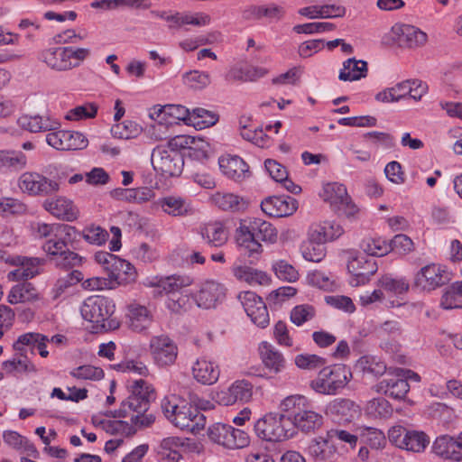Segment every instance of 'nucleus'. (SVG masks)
Wrapping results in <instances>:
<instances>
[{
	"label": "nucleus",
	"instance_id": "f257e3e1",
	"mask_svg": "<svg viewBox=\"0 0 462 462\" xmlns=\"http://www.w3.org/2000/svg\"><path fill=\"white\" fill-rule=\"evenodd\" d=\"M154 399V389L143 379L134 381L131 394L122 402L118 410L110 411L107 416L114 418H130L135 425L149 426L155 418L147 413L151 400Z\"/></svg>",
	"mask_w": 462,
	"mask_h": 462
},
{
	"label": "nucleus",
	"instance_id": "f03ea898",
	"mask_svg": "<svg viewBox=\"0 0 462 462\" xmlns=\"http://www.w3.org/2000/svg\"><path fill=\"white\" fill-rule=\"evenodd\" d=\"M277 236V229L271 223L257 217L243 220L236 230L237 245L254 259L263 253L259 240L273 244Z\"/></svg>",
	"mask_w": 462,
	"mask_h": 462
},
{
	"label": "nucleus",
	"instance_id": "7ed1b4c3",
	"mask_svg": "<svg viewBox=\"0 0 462 462\" xmlns=\"http://www.w3.org/2000/svg\"><path fill=\"white\" fill-rule=\"evenodd\" d=\"M77 234L78 230L71 226V231H61L59 236L46 240L42 245V250L57 268L69 270L82 264L84 258L69 248V245L73 242Z\"/></svg>",
	"mask_w": 462,
	"mask_h": 462
},
{
	"label": "nucleus",
	"instance_id": "20e7f679",
	"mask_svg": "<svg viewBox=\"0 0 462 462\" xmlns=\"http://www.w3.org/2000/svg\"><path fill=\"white\" fill-rule=\"evenodd\" d=\"M116 305L113 300L101 296L94 295L87 298L81 307L80 313L82 318L93 323V328L104 331L115 330L119 328V321L113 318Z\"/></svg>",
	"mask_w": 462,
	"mask_h": 462
},
{
	"label": "nucleus",
	"instance_id": "39448f33",
	"mask_svg": "<svg viewBox=\"0 0 462 462\" xmlns=\"http://www.w3.org/2000/svg\"><path fill=\"white\" fill-rule=\"evenodd\" d=\"M68 175L64 171H57L51 177L37 171H25L18 180V186L30 196L49 197L58 193Z\"/></svg>",
	"mask_w": 462,
	"mask_h": 462
},
{
	"label": "nucleus",
	"instance_id": "423d86ee",
	"mask_svg": "<svg viewBox=\"0 0 462 462\" xmlns=\"http://www.w3.org/2000/svg\"><path fill=\"white\" fill-rule=\"evenodd\" d=\"M90 54L88 48L59 46L43 50L40 59L51 69L61 72L79 67Z\"/></svg>",
	"mask_w": 462,
	"mask_h": 462
},
{
	"label": "nucleus",
	"instance_id": "0eeeda50",
	"mask_svg": "<svg viewBox=\"0 0 462 462\" xmlns=\"http://www.w3.org/2000/svg\"><path fill=\"white\" fill-rule=\"evenodd\" d=\"M254 431L266 441H282L293 436L291 419L284 414L269 413L254 424Z\"/></svg>",
	"mask_w": 462,
	"mask_h": 462
},
{
	"label": "nucleus",
	"instance_id": "6e6552de",
	"mask_svg": "<svg viewBox=\"0 0 462 462\" xmlns=\"http://www.w3.org/2000/svg\"><path fill=\"white\" fill-rule=\"evenodd\" d=\"M352 378V373L344 365H335L320 370L319 376L311 381L310 387L321 394H336Z\"/></svg>",
	"mask_w": 462,
	"mask_h": 462
},
{
	"label": "nucleus",
	"instance_id": "1a4fd4ad",
	"mask_svg": "<svg viewBox=\"0 0 462 462\" xmlns=\"http://www.w3.org/2000/svg\"><path fill=\"white\" fill-rule=\"evenodd\" d=\"M170 141L165 145H158L152 152V164L154 170L164 176L173 177L181 173L184 160L182 154Z\"/></svg>",
	"mask_w": 462,
	"mask_h": 462
},
{
	"label": "nucleus",
	"instance_id": "9d476101",
	"mask_svg": "<svg viewBox=\"0 0 462 462\" xmlns=\"http://www.w3.org/2000/svg\"><path fill=\"white\" fill-rule=\"evenodd\" d=\"M208 436L214 443L230 449L243 448L249 443V437L245 431L220 422L208 427Z\"/></svg>",
	"mask_w": 462,
	"mask_h": 462
},
{
	"label": "nucleus",
	"instance_id": "9b49d317",
	"mask_svg": "<svg viewBox=\"0 0 462 462\" xmlns=\"http://www.w3.org/2000/svg\"><path fill=\"white\" fill-rule=\"evenodd\" d=\"M389 440L399 448L422 452L430 444V438L423 431L409 430L397 425L389 430Z\"/></svg>",
	"mask_w": 462,
	"mask_h": 462
},
{
	"label": "nucleus",
	"instance_id": "f8f14e48",
	"mask_svg": "<svg viewBox=\"0 0 462 462\" xmlns=\"http://www.w3.org/2000/svg\"><path fill=\"white\" fill-rule=\"evenodd\" d=\"M324 201L328 202L334 210L347 217H355L357 207L352 202L345 185L337 182L328 183L323 187L321 194Z\"/></svg>",
	"mask_w": 462,
	"mask_h": 462
},
{
	"label": "nucleus",
	"instance_id": "ddd939ff",
	"mask_svg": "<svg viewBox=\"0 0 462 462\" xmlns=\"http://www.w3.org/2000/svg\"><path fill=\"white\" fill-rule=\"evenodd\" d=\"M47 143L59 151L82 150L88 146L86 136L76 131L61 130L60 127L49 131L46 135Z\"/></svg>",
	"mask_w": 462,
	"mask_h": 462
},
{
	"label": "nucleus",
	"instance_id": "4468645a",
	"mask_svg": "<svg viewBox=\"0 0 462 462\" xmlns=\"http://www.w3.org/2000/svg\"><path fill=\"white\" fill-rule=\"evenodd\" d=\"M150 351L154 363L161 367L172 365L178 356L177 345L164 335L152 337Z\"/></svg>",
	"mask_w": 462,
	"mask_h": 462
},
{
	"label": "nucleus",
	"instance_id": "2eb2a0df",
	"mask_svg": "<svg viewBox=\"0 0 462 462\" xmlns=\"http://www.w3.org/2000/svg\"><path fill=\"white\" fill-rule=\"evenodd\" d=\"M447 269L439 264H429L417 273L414 286L423 291H433L449 281Z\"/></svg>",
	"mask_w": 462,
	"mask_h": 462
},
{
	"label": "nucleus",
	"instance_id": "dca6fc26",
	"mask_svg": "<svg viewBox=\"0 0 462 462\" xmlns=\"http://www.w3.org/2000/svg\"><path fill=\"white\" fill-rule=\"evenodd\" d=\"M392 40L402 48L415 49L423 46L427 34L419 28L409 24H394L390 32Z\"/></svg>",
	"mask_w": 462,
	"mask_h": 462
},
{
	"label": "nucleus",
	"instance_id": "f3484780",
	"mask_svg": "<svg viewBox=\"0 0 462 462\" xmlns=\"http://www.w3.org/2000/svg\"><path fill=\"white\" fill-rule=\"evenodd\" d=\"M238 299L255 325L265 328L269 324V313L262 298L253 291H244L238 295Z\"/></svg>",
	"mask_w": 462,
	"mask_h": 462
},
{
	"label": "nucleus",
	"instance_id": "a211bd4d",
	"mask_svg": "<svg viewBox=\"0 0 462 462\" xmlns=\"http://www.w3.org/2000/svg\"><path fill=\"white\" fill-rule=\"evenodd\" d=\"M171 421L180 430L192 433H198L206 425L204 414L189 404L181 405Z\"/></svg>",
	"mask_w": 462,
	"mask_h": 462
},
{
	"label": "nucleus",
	"instance_id": "6ab92c4d",
	"mask_svg": "<svg viewBox=\"0 0 462 462\" xmlns=\"http://www.w3.org/2000/svg\"><path fill=\"white\" fill-rule=\"evenodd\" d=\"M42 207L51 216L62 221L73 222L79 217L78 207L71 199L63 196L45 199Z\"/></svg>",
	"mask_w": 462,
	"mask_h": 462
},
{
	"label": "nucleus",
	"instance_id": "aec40b11",
	"mask_svg": "<svg viewBox=\"0 0 462 462\" xmlns=\"http://www.w3.org/2000/svg\"><path fill=\"white\" fill-rule=\"evenodd\" d=\"M347 269L352 274L350 284L360 286L366 284L377 272V264L374 259L359 255L348 262Z\"/></svg>",
	"mask_w": 462,
	"mask_h": 462
},
{
	"label": "nucleus",
	"instance_id": "412c9836",
	"mask_svg": "<svg viewBox=\"0 0 462 462\" xmlns=\"http://www.w3.org/2000/svg\"><path fill=\"white\" fill-rule=\"evenodd\" d=\"M297 200L290 196H273L261 203L262 210L272 217H285L297 209Z\"/></svg>",
	"mask_w": 462,
	"mask_h": 462
},
{
	"label": "nucleus",
	"instance_id": "4be33fe9",
	"mask_svg": "<svg viewBox=\"0 0 462 462\" xmlns=\"http://www.w3.org/2000/svg\"><path fill=\"white\" fill-rule=\"evenodd\" d=\"M193 447V450L199 452L197 443L191 442L189 439H183L179 437H168L162 440L159 448V455L164 462H179L181 458V449Z\"/></svg>",
	"mask_w": 462,
	"mask_h": 462
},
{
	"label": "nucleus",
	"instance_id": "5701e85b",
	"mask_svg": "<svg viewBox=\"0 0 462 462\" xmlns=\"http://www.w3.org/2000/svg\"><path fill=\"white\" fill-rule=\"evenodd\" d=\"M226 296L224 286L217 282L208 281L202 284L199 291L194 295L198 307L203 309L215 308Z\"/></svg>",
	"mask_w": 462,
	"mask_h": 462
},
{
	"label": "nucleus",
	"instance_id": "b1692460",
	"mask_svg": "<svg viewBox=\"0 0 462 462\" xmlns=\"http://www.w3.org/2000/svg\"><path fill=\"white\" fill-rule=\"evenodd\" d=\"M374 390L393 399H403L410 390V385L402 374H388L387 376L374 385Z\"/></svg>",
	"mask_w": 462,
	"mask_h": 462
},
{
	"label": "nucleus",
	"instance_id": "393cba45",
	"mask_svg": "<svg viewBox=\"0 0 462 462\" xmlns=\"http://www.w3.org/2000/svg\"><path fill=\"white\" fill-rule=\"evenodd\" d=\"M218 164L222 173L233 180L241 181L250 175L249 166L237 155H222Z\"/></svg>",
	"mask_w": 462,
	"mask_h": 462
},
{
	"label": "nucleus",
	"instance_id": "a878e982",
	"mask_svg": "<svg viewBox=\"0 0 462 462\" xmlns=\"http://www.w3.org/2000/svg\"><path fill=\"white\" fill-rule=\"evenodd\" d=\"M253 394V385L245 380L236 381L226 390L217 393V401L220 404L228 406L236 402H248Z\"/></svg>",
	"mask_w": 462,
	"mask_h": 462
},
{
	"label": "nucleus",
	"instance_id": "bb28decb",
	"mask_svg": "<svg viewBox=\"0 0 462 462\" xmlns=\"http://www.w3.org/2000/svg\"><path fill=\"white\" fill-rule=\"evenodd\" d=\"M0 260L13 266L21 267L25 277L32 279L40 273V267L44 264L45 260L39 257H27L22 255L11 256L0 250Z\"/></svg>",
	"mask_w": 462,
	"mask_h": 462
},
{
	"label": "nucleus",
	"instance_id": "cd10ccee",
	"mask_svg": "<svg viewBox=\"0 0 462 462\" xmlns=\"http://www.w3.org/2000/svg\"><path fill=\"white\" fill-rule=\"evenodd\" d=\"M291 419V428H297L303 432H313L323 424V416L311 408L303 409L294 414Z\"/></svg>",
	"mask_w": 462,
	"mask_h": 462
},
{
	"label": "nucleus",
	"instance_id": "c85d7f7f",
	"mask_svg": "<svg viewBox=\"0 0 462 462\" xmlns=\"http://www.w3.org/2000/svg\"><path fill=\"white\" fill-rule=\"evenodd\" d=\"M192 374L199 383L211 385L218 380L220 370L217 364L201 357L194 363Z\"/></svg>",
	"mask_w": 462,
	"mask_h": 462
},
{
	"label": "nucleus",
	"instance_id": "c756f323",
	"mask_svg": "<svg viewBox=\"0 0 462 462\" xmlns=\"http://www.w3.org/2000/svg\"><path fill=\"white\" fill-rule=\"evenodd\" d=\"M211 18L205 13L176 12L166 17L170 29H180L184 25L205 26L209 24Z\"/></svg>",
	"mask_w": 462,
	"mask_h": 462
},
{
	"label": "nucleus",
	"instance_id": "7c9ffc66",
	"mask_svg": "<svg viewBox=\"0 0 462 462\" xmlns=\"http://www.w3.org/2000/svg\"><path fill=\"white\" fill-rule=\"evenodd\" d=\"M212 203L219 209L230 212H240L246 209L248 201L235 193L217 192L210 198Z\"/></svg>",
	"mask_w": 462,
	"mask_h": 462
},
{
	"label": "nucleus",
	"instance_id": "2f4dec72",
	"mask_svg": "<svg viewBox=\"0 0 462 462\" xmlns=\"http://www.w3.org/2000/svg\"><path fill=\"white\" fill-rule=\"evenodd\" d=\"M19 125L32 133L49 132L58 129L60 124L50 116H23L18 119Z\"/></svg>",
	"mask_w": 462,
	"mask_h": 462
},
{
	"label": "nucleus",
	"instance_id": "473e14b6",
	"mask_svg": "<svg viewBox=\"0 0 462 462\" xmlns=\"http://www.w3.org/2000/svg\"><path fill=\"white\" fill-rule=\"evenodd\" d=\"M323 241L318 240L308 230L307 238L302 241L300 246L302 257L309 262L319 263L326 256V247Z\"/></svg>",
	"mask_w": 462,
	"mask_h": 462
},
{
	"label": "nucleus",
	"instance_id": "72a5a7b5",
	"mask_svg": "<svg viewBox=\"0 0 462 462\" xmlns=\"http://www.w3.org/2000/svg\"><path fill=\"white\" fill-rule=\"evenodd\" d=\"M313 236L318 240L323 241L325 244L340 237L344 234L343 227L335 221H323L312 224L309 229Z\"/></svg>",
	"mask_w": 462,
	"mask_h": 462
},
{
	"label": "nucleus",
	"instance_id": "f704fd0d",
	"mask_svg": "<svg viewBox=\"0 0 462 462\" xmlns=\"http://www.w3.org/2000/svg\"><path fill=\"white\" fill-rule=\"evenodd\" d=\"M368 71L367 62L355 58L347 59L343 62L338 79L341 81H355L365 78Z\"/></svg>",
	"mask_w": 462,
	"mask_h": 462
},
{
	"label": "nucleus",
	"instance_id": "c9c22d12",
	"mask_svg": "<svg viewBox=\"0 0 462 462\" xmlns=\"http://www.w3.org/2000/svg\"><path fill=\"white\" fill-rule=\"evenodd\" d=\"M39 299L36 287L28 282H20L13 286L7 296L10 304H18L35 301Z\"/></svg>",
	"mask_w": 462,
	"mask_h": 462
},
{
	"label": "nucleus",
	"instance_id": "e433bc0d",
	"mask_svg": "<svg viewBox=\"0 0 462 462\" xmlns=\"http://www.w3.org/2000/svg\"><path fill=\"white\" fill-rule=\"evenodd\" d=\"M259 352L264 365L274 373H280L285 367L286 362L282 354L270 343L262 342Z\"/></svg>",
	"mask_w": 462,
	"mask_h": 462
},
{
	"label": "nucleus",
	"instance_id": "4c0bfd02",
	"mask_svg": "<svg viewBox=\"0 0 462 462\" xmlns=\"http://www.w3.org/2000/svg\"><path fill=\"white\" fill-rule=\"evenodd\" d=\"M232 273L237 280L250 285H266L271 281L264 272L245 265L233 266Z\"/></svg>",
	"mask_w": 462,
	"mask_h": 462
},
{
	"label": "nucleus",
	"instance_id": "58836bf2",
	"mask_svg": "<svg viewBox=\"0 0 462 462\" xmlns=\"http://www.w3.org/2000/svg\"><path fill=\"white\" fill-rule=\"evenodd\" d=\"M200 234L204 240L212 246H222L228 239V231L221 222H211L201 227Z\"/></svg>",
	"mask_w": 462,
	"mask_h": 462
},
{
	"label": "nucleus",
	"instance_id": "ea45409f",
	"mask_svg": "<svg viewBox=\"0 0 462 462\" xmlns=\"http://www.w3.org/2000/svg\"><path fill=\"white\" fill-rule=\"evenodd\" d=\"M112 196L121 201L141 204L149 201L153 197V191L147 188L138 189H116Z\"/></svg>",
	"mask_w": 462,
	"mask_h": 462
},
{
	"label": "nucleus",
	"instance_id": "a19ab883",
	"mask_svg": "<svg viewBox=\"0 0 462 462\" xmlns=\"http://www.w3.org/2000/svg\"><path fill=\"white\" fill-rule=\"evenodd\" d=\"M118 262L113 265L108 277L113 282V286L128 283L135 279L134 267L127 261L118 257Z\"/></svg>",
	"mask_w": 462,
	"mask_h": 462
},
{
	"label": "nucleus",
	"instance_id": "79ce46f5",
	"mask_svg": "<svg viewBox=\"0 0 462 462\" xmlns=\"http://www.w3.org/2000/svg\"><path fill=\"white\" fill-rule=\"evenodd\" d=\"M457 444L456 439L448 436H441L436 439L433 443V452L445 459L459 461L461 454L457 450Z\"/></svg>",
	"mask_w": 462,
	"mask_h": 462
},
{
	"label": "nucleus",
	"instance_id": "37998d69",
	"mask_svg": "<svg viewBox=\"0 0 462 462\" xmlns=\"http://www.w3.org/2000/svg\"><path fill=\"white\" fill-rule=\"evenodd\" d=\"M309 452L316 459L325 461L335 456L336 448L327 434L326 437L319 436L312 439L309 446Z\"/></svg>",
	"mask_w": 462,
	"mask_h": 462
},
{
	"label": "nucleus",
	"instance_id": "c03bdc74",
	"mask_svg": "<svg viewBox=\"0 0 462 462\" xmlns=\"http://www.w3.org/2000/svg\"><path fill=\"white\" fill-rule=\"evenodd\" d=\"M129 327L132 330L142 332L152 323L151 312L146 307L141 305H131L128 312Z\"/></svg>",
	"mask_w": 462,
	"mask_h": 462
},
{
	"label": "nucleus",
	"instance_id": "a18cd8bd",
	"mask_svg": "<svg viewBox=\"0 0 462 462\" xmlns=\"http://www.w3.org/2000/svg\"><path fill=\"white\" fill-rule=\"evenodd\" d=\"M170 144L175 147L188 148L199 152L201 156H207L209 150V143L200 136L179 135L170 140Z\"/></svg>",
	"mask_w": 462,
	"mask_h": 462
},
{
	"label": "nucleus",
	"instance_id": "49530a36",
	"mask_svg": "<svg viewBox=\"0 0 462 462\" xmlns=\"http://www.w3.org/2000/svg\"><path fill=\"white\" fill-rule=\"evenodd\" d=\"M158 204L165 213L173 217L186 216L191 211L190 205L180 197H165Z\"/></svg>",
	"mask_w": 462,
	"mask_h": 462
},
{
	"label": "nucleus",
	"instance_id": "de8ad7c7",
	"mask_svg": "<svg viewBox=\"0 0 462 462\" xmlns=\"http://www.w3.org/2000/svg\"><path fill=\"white\" fill-rule=\"evenodd\" d=\"M251 13L254 17H245V19L267 18L270 22H278L285 15L284 8L274 3L252 6Z\"/></svg>",
	"mask_w": 462,
	"mask_h": 462
},
{
	"label": "nucleus",
	"instance_id": "09e8293b",
	"mask_svg": "<svg viewBox=\"0 0 462 462\" xmlns=\"http://www.w3.org/2000/svg\"><path fill=\"white\" fill-rule=\"evenodd\" d=\"M191 283L192 280L189 276L171 275L160 278L154 285L161 288L165 293L176 296L179 291Z\"/></svg>",
	"mask_w": 462,
	"mask_h": 462
},
{
	"label": "nucleus",
	"instance_id": "8fccbe9b",
	"mask_svg": "<svg viewBox=\"0 0 462 462\" xmlns=\"http://www.w3.org/2000/svg\"><path fill=\"white\" fill-rule=\"evenodd\" d=\"M3 369L12 374L17 373H35L37 371L35 365L28 359L27 355H20L15 352L14 358L6 360L2 364Z\"/></svg>",
	"mask_w": 462,
	"mask_h": 462
},
{
	"label": "nucleus",
	"instance_id": "3c124183",
	"mask_svg": "<svg viewBox=\"0 0 462 462\" xmlns=\"http://www.w3.org/2000/svg\"><path fill=\"white\" fill-rule=\"evenodd\" d=\"M361 249L371 256L381 257L391 252V245L381 237H367L360 244Z\"/></svg>",
	"mask_w": 462,
	"mask_h": 462
},
{
	"label": "nucleus",
	"instance_id": "603ef678",
	"mask_svg": "<svg viewBox=\"0 0 462 462\" xmlns=\"http://www.w3.org/2000/svg\"><path fill=\"white\" fill-rule=\"evenodd\" d=\"M378 286L388 293L401 295L409 291L410 284L405 278H394L391 275H383L378 281Z\"/></svg>",
	"mask_w": 462,
	"mask_h": 462
},
{
	"label": "nucleus",
	"instance_id": "864d4df0",
	"mask_svg": "<svg viewBox=\"0 0 462 462\" xmlns=\"http://www.w3.org/2000/svg\"><path fill=\"white\" fill-rule=\"evenodd\" d=\"M356 367L364 374H370L374 377H379L385 374L386 365L378 360L374 356H365L358 359Z\"/></svg>",
	"mask_w": 462,
	"mask_h": 462
},
{
	"label": "nucleus",
	"instance_id": "5fc2aeb1",
	"mask_svg": "<svg viewBox=\"0 0 462 462\" xmlns=\"http://www.w3.org/2000/svg\"><path fill=\"white\" fill-rule=\"evenodd\" d=\"M282 412L296 414L303 409L311 408V402L304 395L292 394L285 397L280 403Z\"/></svg>",
	"mask_w": 462,
	"mask_h": 462
},
{
	"label": "nucleus",
	"instance_id": "6e6d98bb",
	"mask_svg": "<svg viewBox=\"0 0 462 462\" xmlns=\"http://www.w3.org/2000/svg\"><path fill=\"white\" fill-rule=\"evenodd\" d=\"M189 120L191 125L202 129L214 125L218 121V116L212 111L197 107L191 110Z\"/></svg>",
	"mask_w": 462,
	"mask_h": 462
},
{
	"label": "nucleus",
	"instance_id": "4d7b16f0",
	"mask_svg": "<svg viewBox=\"0 0 462 462\" xmlns=\"http://www.w3.org/2000/svg\"><path fill=\"white\" fill-rule=\"evenodd\" d=\"M366 415L372 418H388L392 415L393 408L384 398H374L370 400L365 408Z\"/></svg>",
	"mask_w": 462,
	"mask_h": 462
},
{
	"label": "nucleus",
	"instance_id": "13d9d810",
	"mask_svg": "<svg viewBox=\"0 0 462 462\" xmlns=\"http://www.w3.org/2000/svg\"><path fill=\"white\" fill-rule=\"evenodd\" d=\"M27 158L22 152L0 151V168L22 170L26 166Z\"/></svg>",
	"mask_w": 462,
	"mask_h": 462
},
{
	"label": "nucleus",
	"instance_id": "bf43d9fd",
	"mask_svg": "<svg viewBox=\"0 0 462 462\" xmlns=\"http://www.w3.org/2000/svg\"><path fill=\"white\" fill-rule=\"evenodd\" d=\"M359 437L363 442L374 449H379L384 447L386 443L385 436L383 431L375 428L362 427L358 428Z\"/></svg>",
	"mask_w": 462,
	"mask_h": 462
},
{
	"label": "nucleus",
	"instance_id": "052dcab7",
	"mask_svg": "<svg viewBox=\"0 0 462 462\" xmlns=\"http://www.w3.org/2000/svg\"><path fill=\"white\" fill-rule=\"evenodd\" d=\"M272 269L276 277L283 282H295L300 278V273L296 268L285 260L274 262Z\"/></svg>",
	"mask_w": 462,
	"mask_h": 462
},
{
	"label": "nucleus",
	"instance_id": "680f3d73",
	"mask_svg": "<svg viewBox=\"0 0 462 462\" xmlns=\"http://www.w3.org/2000/svg\"><path fill=\"white\" fill-rule=\"evenodd\" d=\"M332 411L350 421L359 415L360 407L349 399H340L333 403Z\"/></svg>",
	"mask_w": 462,
	"mask_h": 462
},
{
	"label": "nucleus",
	"instance_id": "e2e57ef3",
	"mask_svg": "<svg viewBox=\"0 0 462 462\" xmlns=\"http://www.w3.org/2000/svg\"><path fill=\"white\" fill-rule=\"evenodd\" d=\"M240 134L243 139L253 143L258 147H264L268 144V136L262 128L252 127L250 125H242Z\"/></svg>",
	"mask_w": 462,
	"mask_h": 462
},
{
	"label": "nucleus",
	"instance_id": "0e129e2a",
	"mask_svg": "<svg viewBox=\"0 0 462 462\" xmlns=\"http://www.w3.org/2000/svg\"><path fill=\"white\" fill-rule=\"evenodd\" d=\"M307 280L312 286L324 291H332L335 288L333 277L319 270L310 272L307 276Z\"/></svg>",
	"mask_w": 462,
	"mask_h": 462
},
{
	"label": "nucleus",
	"instance_id": "69168bd1",
	"mask_svg": "<svg viewBox=\"0 0 462 462\" xmlns=\"http://www.w3.org/2000/svg\"><path fill=\"white\" fill-rule=\"evenodd\" d=\"M97 113V106L93 103H87L70 109L65 118L70 121H78L87 118H94Z\"/></svg>",
	"mask_w": 462,
	"mask_h": 462
},
{
	"label": "nucleus",
	"instance_id": "338daca9",
	"mask_svg": "<svg viewBox=\"0 0 462 462\" xmlns=\"http://www.w3.org/2000/svg\"><path fill=\"white\" fill-rule=\"evenodd\" d=\"M111 132L115 137L127 140L137 136L141 127L134 122L126 121L114 125Z\"/></svg>",
	"mask_w": 462,
	"mask_h": 462
},
{
	"label": "nucleus",
	"instance_id": "774afa93",
	"mask_svg": "<svg viewBox=\"0 0 462 462\" xmlns=\"http://www.w3.org/2000/svg\"><path fill=\"white\" fill-rule=\"evenodd\" d=\"M364 139L374 147L390 149L394 146V138L388 133L368 132L364 134Z\"/></svg>",
	"mask_w": 462,
	"mask_h": 462
}]
</instances>
